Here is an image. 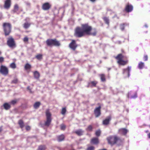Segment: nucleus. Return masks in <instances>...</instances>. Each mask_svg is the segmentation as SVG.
Listing matches in <instances>:
<instances>
[{"mask_svg": "<svg viewBox=\"0 0 150 150\" xmlns=\"http://www.w3.org/2000/svg\"><path fill=\"white\" fill-rule=\"evenodd\" d=\"M97 33L95 28H92V27L88 23L81 24V27H77L74 30V35L76 38H80L86 35L95 36Z\"/></svg>", "mask_w": 150, "mask_h": 150, "instance_id": "nucleus-1", "label": "nucleus"}, {"mask_svg": "<svg viewBox=\"0 0 150 150\" xmlns=\"http://www.w3.org/2000/svg\"><path fill=\"white\" fill-rule=\"evenodd\" d=\"M106 139L108 143L111 146L116 144L118 145H120L123 142L120 138L116 135L110 136L107 138Z\"/></svg>", "mask_w": 150, "mask_h": 150, "instance_id": "nucleus-2", "label": "nucleus"}, {"mask_svg": "<svg viewBox=\"0 0 150 150\" xmlns=\"http://www.w3.org/2000/svg\"><path fill=\"white\" fill-rule=\"evenodd\" d=\"M114 58L117 60V63L119 65L125 66L128 62L127 57L124 56L121 53L118 54Z\"/></svg>", "mask_w": 150, "mask_h": 150, "instance_id": "nucleus-3", "label": "nucleus"}, {"mask_svg": "<svg viewBox=\"0 0 150 150\" xmlns=\"http://www.w3.org/2000/svg\"><path fill=\"white\" fill-rule=\"evenodd\" d=\"M2 27L5 36L9 35L11 32L12 25L8 22H4L2 24Z\"/></svg>", "mask_w": 150, "mask_h": 150, "instance_id": "nucleus-4", "label": "nucleus"}, {"mask_svg": "<svg viewBox=\"0 0 150 150\" xmlns=\"http://www.w3.org/2000/svg\"><path fill=\"white\" fill-rule=\"evenodd\" d=\"M47 45L50 47L53 46H59L61 44L60 42L56 39H49L46 41Z\"/></svg>", "mask_w": 150, "mask_h": 150, "instance_id": "nucleus-5", "label": "nucleus"}, {"mask_svg": "<svg viewBox=\"0 0 150 150\" xmlns=\"http://www.w3.org/2000/svg\"><path fill=\"white\" fill-rule=\"evenodd\" d=\"M45 114L46 117V120L45 123L44 125L48 127L50 125L52 121V114L49 109L46 110Z\"/></svg>", "mask_w": 150, "mask_h": 150, "instance_id": "nucleus-6", "label": "nucleus"}, {"mask_svg": "<svg viewBox=\"0 0 150 150\" xmlns=\"http://www.w3.org/2000/svg\"><path fill=\"white\" fill-rule=\"evenodd\" d=\"M7 45L10 48H14L16 46L14 38L11 36L8 38L7 41Z\"/></svg>", "mask_w": 150, "mask_h": 150, "instance_id": "nucleus-7", "label": "nucleus"}, {"mask_svg": "<svg viewBox=\"0 0 150 150\" xmlns=\"http://www.w3.org/2000/svg\"><path fill=\"white\" fill-rule=\"evenodd\" d=\"M9 72L8 68L5 66L1 65L0 67V73L4 76L7 75Z\"/></svg>", "mask_w": 150, "mask_h": 150, "instance_id": "nucleus-8", "label": "nucleus"}, {"mask_svg": "<svg viewBox=\"0 0 150 150\" xmlns=\"http://www.w3.org/2000/svg\"><path fill=\"white\" fill-rule=\"evenodd\" d=\"M77 46L78 45L76 44V41L74 40H71V42L69 45V47L70 48L74 51L76 50Z\"/></svg>", "mask_w": 150, "mask_h": 150, "instance_id": "nucleus-9", "label": "nucleus"}, {"mask_svg": "<svg viewBox=\"0 0 150 150\" xmlns=\"http://www.w3.org/2000/svg\"><path fill=\"white\" fill-rule=\"evenodd\" d=\"M101 107L100 105L99 107H96L95 109L94 112L96 117H99L101 115Z\"/></svg>", "mask_w": 150, "mask_h": 150, "instance_id": "nucleus-10", "label": "nucleus"}, {"mask_svg": "<svg viewBox=\"0 0 150 150\" xmlns=\"http://www.w3.org/2000/svg\"><path fill=\"white\" fill-rule=\"evenodd\" d=\"M133 7L132 5L127 3L125 8V11L127 13L131 12L133 10Z\"/></svg>", "mask_w": 150, "mask_h": 150, "instance_id": "nucleus-11", "label": "nucleus"}, {"mask_svg": "<svg viewBox=\"0 0 150 150\" xmlns=\"http://www.w3.org/2000/svg\"><path fill=\"white\" fill-rule=\"evenodd\" d=\"M51 5L49 3L46 2L42 4V8L43 10H48L51 8Z\"/></svg>", "mask_w": 150, "mask_h": 150, "instance_id": "nucleus-12", "label": "nucleus"}, {"mask_svg": "<svg viewBox=\"0 0 150 150\" xmlns=\"http://www.w3.org/2000/svg\"><path fill=\"white\" fill-rule=\"evenodd\" d=\"M112 117L111 116H109L102 122V124L104 125H108L110 124V121L111 120Z\"/></svg>", "mask_w": 150, "mask_h": 150, "instance_id": "nucleus-13", "label": "nucleus"}, {"mask_svg": "<svg viewBox=\"0 0 150 150\" xmlns=\"http://www.w3.org/2000/svg\"><path fill=\"white\" fill-rule=\"evenodd\" d=\"M11 5V0H6L4 2V7L5 9H8L10 7Z\"/></svg>", "mask_w": 150, "mask_h": 150, "instance_id": "nucleus-14", "label": "nucleus"}, {"mask_svg": "<svg viewBox=\"0 0 150 150\" xmlns=\"http://www.w3.org/2000/svg\"><path fill=\"white\" fill-rule=\"evenodd\" d=\"M127 97L129 98V97L131 98H135L137 97V93L135 92L130 91L128 93L127 95Z\"/></svg>", "mask_w": 150, "mask_h": 150, "instance_id": "nucleus-15", "label": "nucleus"}, {"mask_svg": "<svg viewBox=\"0 0 150 150\" xmlns=\"http://www.w3.org/2000/svg\"><path fill=\"white\" fill-rule=\"evenodd\" d=\"M97 83L98 82L96 81H91L88 83L87 87H96Z\"/></svg>", "mask_w": 150, "mask_h": 150, "instance_id": "nucleus-16", "label": "nucleus"}, {"mask_svg": "<svg viewBox=\"0 0 150 150\" xmlns=\"http://www.w3.org/2000/svg\"><path fill=\"white\" fill-rule=\"evenodd\" d=\"M99 142L98 139L96 137L93 138L91 141V143L94 144H97Z\"/></svg>", "mask_w": 150, "mask_h": 150, "instance_id": "nucleus-17", "label": "nucleus"}, {"mask_svg": "<svg viewBox=\"0 0 150 150\" xmlns=\"http://www.w3.org/2000/svg\"><path fill=\"white\" fill-rule=\"evenodd\" d=\"M74 133L78 136H81L83 134L84 131L80 129L75 131Z\"/></svg>", "mask_w": 150, "mask_h": 150, "instance_id": "nucleus-18", "label": "nucleus"}, {"mask_svg": "<svg viewBox=\"0 0 150 150\" xmlns=\"http://www.w3.org/2000/svg\"><path fill=\"white\" fill-rule=\"evenodd\" d=\"M131 67H128L126 68L123 69V73H127L128 76H129V71L131 70Z\"/></svg>", "mask_w": 150, "mask_h": 150, "instance_id": "nucleus-19", "label": "nucleus"}, {"mask_svg": "<svg viewBox=\"0 0 150 150\" xmlns=\"http://www.w3.org/2000/svg\"><path fill=\"white\" fill-rule=\"evenodd\" d=\"M65 136L63 134L58 136L57 137V140L59 142H60L64 140Z\"/></svg>", "mask_w": 150, "mask_h": 150, "instance_id": "nucleus-20", "label": "nucleus"}, {"mask_svg": "<svg viewBox=\"0 0 150 150\" xmlns=\"http://www.w3.org/2000/svg\"><path fill=\"white\" fill-rule=\"evenodd\" d=\"M3 106L4 107V109L6 110H8L11 107V105L7 103H4L3 105Z\"/></svg>", "mask_w": 150, "mask_h": 150, "instance_id": "nucleus-21", "label": "nucleus"}, {"mask_svg": "<svg viewBox=\"0 0 150 150\" xmlns=\"http://www.w3.org/2000/svg\"><path fill=\"white\" fill-rule=\"evenodd\" d=\"M31 25V23H30L26 22L23 24V27L25 29H27Z\"/></svg>", "mask_w": 150, "mask_h": 150, "instance_id": "nucleus-22", "label": "nucleus"}, {"mask_svg": "<svg viewBox=\"0 0 150 150\" xmlns=\"http://www.w3.org/2000/svg\"><path fill=\"white\" fill-rule=\"evenodd\" d=\"M119 132L124 135H125L127 132V130L124 128H121L119 130Z\"/></svg>", "mask_w": 150, "mask_h": 150, "instance_id": "nucleus-23", "label": "nucleus"}, {"mask_svg": "<svg viewBox=\"0 0 150 150\" xmlns=\"http://www.w3.org/2000/svg\"><path fill=\"white\" fill-rule=\"evenodd\" d=\"M34 76L35 78L38 79L40 76V74L39 72L37 71H35L33 72Z\"/></svg>", "mask_w": 150, "mask_h": 150, "instance_id": "nucleus-24", "label": "nucleus"}, {"mask_svg": "<svg viewBox=\"0 0 150 150\" xmlns=\"http://www.w3.org/2000/svg\"><path fill=\"white\" fill-rule=\"evenodd\" d=\"M19 10V6L18 4H16L14 6L13 9V11L14 13H16Z\"/></svg>", "mask_w": 150, "mask_h": 150, "instance_id": "nucleus-25", "label": "nucleus"}, {"mask_svg": "<svg viewBox=\"0 0 150 150\" xmlns=\"http://www.w3.org/2000/svg\"><path fill=\"white\" fill-rule=\"evenodd\" d=\"M31 67V65L28 63L26 64L24 66V69L26 70H30Z\"/></svg>", "mask_w": 150, "mask_h": 150, "instance_id": "nucleus-26", "label": "nucleus"}, {"mask_svg": "<svg viewBox=\"0 0 150 150\" xmlns=\"http://www.w3.org/2000/svg\"><path fill=\"white\" fill-rule=\"evenodd\" d=\"M103 19L106 24L108 25L109 24V20L108 17L105 16L103 18Z\"/></svg>", "mask_w": 150, "mask_h": 150, "instance_id": "nucleus-27", "label": "nucleus"}, {"mask_svg": "<svg viewBox=\"0 0 150 150\" xmlns=\"http://www.w3.org/2000/svg\"><path fill=\"white\" fill-rule=\"evenodd\" d=\"M144 67V62H140L138 64V67L139 69H142Z\"/></svg>", "mask_w": 150, "mask_h": 150, "instance_id": "nucleus-28", "label": "nucleus"}, {"mask_svg": "<svg viewBox=\"0 0 150 150\" xmlns=\"http://www.w3.org/2000/svg\"><path fill=\"white\" fill-rule=\"evenodd\" d=\"M101 80L102 82H105L106 81L105 76L104 74H102L100 75Z\"/></svg>", "mask_w": 150, "mask_h": 150, "instance_id": "nucleus-29", "label": "nucleus"}, {"mask_svg": "<svg viewBox=\"0 0 150 150\" xmlns=\"http://www.w3.org/2000/svg\"><path fill=\"white\" fill-rule=\"evenodd\" d=\"M18 124L21 128H23L24 127V124L22 120H19L18 121Z\"/></svg>", "mask_w": 150, "mask_h": 150, "instance_id": "nucleus-30", "label": "nucleus"}, {"mask_svg": "<svg viewBox=\"0 0 150 150\" xmlns=\"http://www.w3.org/2000/svg\"><path fill=\"white\" fill-rule=\"evenodd\" d=\"M128 24L126 23H123L120 24V29L122 31L124 30L125 27Z\"/></svg>", "mask_w": 150, "mask_h": 150, "instance_id": "nucleus-31", "label": "nucleus"}, {"mask_svg": "<svg viewBox=\"0 0 150 150\" xmlns=\"http://www.w3.org/2000/svg\"><path fill=\"white\" fill-rule=\"evenodd\" d=\"M40 103L39 102H35L33 105V107L34 108L36 109H38L40 105Z\"/></svg>", "mask_w": 150, "mask_h": 150, "instance_id": "nucleus-32", "label": "nucleus"}, {"mask_svg": "<svg viewBox=\"0 0 150 150\" xmlns=\"http://www.w3.org/2000/svg\"><path fill=\"white\" fill-rule=\"evenodd\" d=\"M46 149V146L45 145H41L39 146L37 150H45Z\"/></svg>", "mask_w": 150, "mask_h": 150, "instance_id": "nucleus-33", "label": "nucleus"}, {"mask_svg": "<svg viewBox=\"0 0 150 150\" xmlns=\"http://www.w3.org/2000/svg\"><path fill=\"white\" fill-rule=\"evenodd\" d=\"M35 57L38 59L41 60L42 58V55L41 54H38Z\"/></svg>", "mask_w": 150, "mask_h": 150, "instance_id": "nucleus-34", "label": "nucleus"}, {"mask_svg": "<svg viewBox=\"0 0 150 150\" xmlns=\"http://www.w3.org/2000/svg\"><path fill=\"white\" fill-rule=\"evenodd\" d=\"M10 67L13 69H15L16 67V65L14 62L11 63L10 65Z\"/></svg>", "mask_w": 150, "mask_h": 150, "instance_id": "nucleus-35", "label": "nucleus"}, {"mask_svg": "<svg viewBox=\"0 0 150 150\" xmlns=\"http://www.w3.org/2000/svg\"><path fill=\"white\" fill-rule=\"evenodd\" d=\"M18 100L16 99L11 100V101L10 103L11 104H12L13 105H14L16 104V103H17V102H18Z\"/></svg>", "mask_w": 150, "mask_h": 150, "instance_id": "nucleus-36", "label": "nucleus"}, {"mask_svg": "<svg viewBox=\"0 0 150 150\" xmlns=\"http://www.w3.org/2000/svg\"><path fill=\"white\" fill-rule=\"evenodd\" d=\"M93 129V127L91 125H89L88 126L87 128L86 129L87 131H92Z\"/></svg>", "mask_w": 150, "mask_h": 150, "instance_id": "nucleus-37", "label": "nucleus"}, {"mask_svg": "<svg viewBox=\"0 0 150 150\" xmlns=\"http://www.w3.org/2000/svg\"><path fill=\"white\" fill-rule=\"evenodd\" d=\"M66 108H63L62 109L61 113L63 115L65 114L66 112Z\"/></svg>", "mask_w": 150, "mask_h": 150, "instance_id": "nucleus-38", "label": "nucleus"}, {"mask_svg": "<svg viewBox=\"0 0 150 150\" xmlns=\"http://www.w3.org/2000/svg\"><path fill=\"white\" fill-rule=\"evenodd\" d=\"M101 134V131L100 130H97L96 132V135L98 137Z\"/></svg>", "mask_w": 150, "mask_h": 150, "instance_id": "nucleus-39", "label": "nucleus"}, {"mask_svg": "<svg viewBox=\"0 0 150 150\" xmlns=\"http://www.w3.org/2000/svg\"><path fill=\"white\" fill-rule=\"evenodd\" d=\"M23 40L25 42H28V38L27 36H25L23 38Z\"/></svg>", "mask_w": 150, "mask_h": 150, "instance_id": "nucleus-40", "label": "nucleus"}, {"mask_svg": "<svg viewBox=\"0 0 150 150\" xmlns=\"http://www.w3.org/2000/svg\"><path fill=\"white\" fill-rule=\"evenodd\" d=\"M94 147L93 146H89L87 148L86 150H94Z\"/></svg>", "mask_w": 150, "mask_h": 150, "instance_id": "nucleus-41", "label": "nucleus"}, {"mask_svg": "<svg viewBox=\"0 0 150 150\" xmlns=\"http://www.w3.org/2000/svg\"><path fill=\"white\" fill-rule=\"evenodd\" d=\"M66 126L64 124H62L61 125V129L62 130H64L66 128Z\"/></svg>", "mask_w": 150, "mask_h": 150, "instance_id": "nucleus-42", "label": "nucleus"}, {"mask_svg": "<svg viewBox=\"0 0 150 150\" xmlns=\"http://www.w3.org/2000/svg\"><path fill=\"white\" fill-rule=\"evenodd\" d=\"M18 82V79L16 78H15L12 81L11 83H16Z\"/></svg>", "mask_w": 150, "mask_h": 150, "instance_id": "nucleus-43", "label": "nucleus"}, {"mask_svg": "<svg viewBox=\"0 0 150 150\" xmlns=\"http://www.w3.org/2000/svg\"><path fill=\"white\" fill-rule=\"evenodd\" d=\"M144 61H147L148 59V56L147 55H144L143 57Z\"/></svg>", "mask_w": 150, "mask_h": 150, "instance_id": "nucleus-44", "label": "nucleus"}, {"mask_svg": "<svg viewBox=\"0 0 150 150\" xmlns=\"http://www.w3.org/2000/svg\"><path fill=\"white\" fill-rule=\"evenodd\" d=\"M4 61V58L3 57H0V63H2Z\"/></svg>", "mask_w": 150, "mask_h": 150, "instance_id": "nucleus-45", "label": "nucleus"}, {"mask_svg": "<svg viewBox=\"0 0 150 150\" xmlns=\"http://www.w3.org/2000/svg\"><path fill=\"white\" fill-rule=\"evenodd\" d=\"M25 129L27 131L29 130L30 129V127L29 126H27L25 127Z\"/></svg>", "mask_w": 150, "mask_h": 150, "instance_id": "nucleus-46", "label": "nucleus"}, {"mask_svg": "<svg viewBox=\"0 0 150 150\" xmlns=\"http://www.w3.org/2000/svg\"><path fill=\"white\" fill-rule=\"evenodd\" d=\"M27 89L28 90H29L30 92L31 93H32L31 90V89L30 88V87L29 86H28L27 87Z\"/></svg>", "mask_w": 150, "mask_h": 150, "instance_id": "nucleus-47", "label": "nucleus"}, {"mask_svg": "<svg viewBox=\"0 0 150 150\" xmlns=\"http://www.w3.org/2000/svg\"><path fill=\"white\" fill-rule=\"evenodd\" d=\"M3 18V15L1 13H0V20H1Z\"/></svg>", "mask_w": 150, "mask_h": 150, "instance_id": "nucleus-48", "label": "nucleus"}, {"mask_svg": "<svg viewBox=\"0 0 150 150\" xmlns=\"http://www.w3.org/2000/svg\"><path fill=\"white\" fill-rule=\"evenodd\" d=\"M2 127H0V133L2 131Z\"/></svg>", "mask_w": 150, "mask_h": 150, "instance_id": "nucleus-49", "label": "nucleus"}, {"mask_svg": "<svg viewBox=\"0 0 150 150\" xmlns=\"http://www.w3.org/2000/svg\"><path fill=\"white\" fill-rule=\"evenodd\" d=\"M90 1L92 2H94L96 1V0H89Z\"/></svg>", "mask_w": 150, "mask_h": 150, "instance_id": "nucleus-50", "label": "nucleus"}, {"mask_svg": "<svg viewBox=\"0 0 150 150\" xmlns=\"http://www.w3.org/2000/svg\"><path fill=\"white\" fill-rule=\"evenodd\" d=\"M107 11H108L112 12L113 13H114V12H112V11L111 9H107Z\"/></svg>", "mask_w": 150, "mask_h": 150, "instance_id": "nucleus-51", "label": "nucleus"}, {"mask_svg": "<svg viewBox=\"0 0 150 150\" xmlns=\"http://www.w3.org/2000/svg\"><path fill=\"white\" fill-rule=\"evenodd\" d=\"M148 137L149 139H150V133L148 134Z\"/></svg>", "mask_w": 150, "mask_h": 150, "instance_id": "nucleus-52", "label": "nucleus"}, {"mask_svg": "<svg viewBox=\"0 0 150 150\" xmlns=\"http://www.w3.org/2000/svg\"><path fill=\"white\" fill-rule=\"evenodd\" d=\"M121 52L123 54H125V52L123 50H121Z\"/></svg>", "mask_w": 150, "mask_h": 150, "instance_id": "nucleus-53", "label": "nucleus"}, {"mask_svg": "<svg viewBox=\"0 0 150 150\" xmlns=\"http://www.w3.org/2000/svg\"><path fill=\"white\" fill-rule=\"evenodd\" d=\"M111 69V68H108V71L110 70Z\"/></svg>", "mask_w": 150, "mask_h": 150, "instance_id": "nucleus-54", "label": "nucleus"}, {"mask_svg": "<svg viewBox=\"0 0 150 150\" xmlns=\"http://www.w3.org/2000/svg\"><path fill=\"white\" fill-rule=\"evenodd\" d=\"M145 132L146 133H147L149 132V131L148 130H146L145 131Z\"/></svg>", "mask_w": 150, "mask_h": 150, "instance_id": "nucleus-55", "label": "nucleus"}, {"mask_svg": "<svg viewBox=\"0 0 150 150\" xmlns=\"http://www.w3.org/2000/svg\"><path fill=\"white\" fill-rule=\"evenodd\" d=\"M2 52H1L0 51V55H1V54Z\"/></svg>", "mask_w": 150, "mask_h": 150, "instance_id": "nucleus-56", "label": "nucleus"}, {"mask_svg": "<svg viewBox=\"0 0 150 150\" xmlns=\"http://www.w3.org/2000/svg\"><path fill=\"white\" fill-rule=\"evenodd\" d=\"M145 26L146 27H148V26H147V25H145Z\"/></svg>", "mask_w": 150, "mask_h": 150, "instance_id": "nucleus-57", "label": "nucleus"}, {"mask_svg": "<svg viewBox=\"0 0 150 150\" xmlns=\"http://www.w3.org/2000/svg\"><path fill=\"white\" fill-rule=\"evenodd\" d=\"M149 127L150 128V125H149Z\"/></svg>", "mask_w": 150, "mask_h": 150, "instance_id": "nucleus-58", "label": "nucleus"}, {"mask_svg": "<svg viewBox=\"0 0 150 150\" xmlns=\"http://www.w3.org/2000/svg\"><path fill=\"white\" fill-rule=\"evenodd\" d=\"M74 150V149H73V150Z\"/></svg>", "mask_w": 150, "mask_h": 150, "instance_id": "nucleus-59", "label": "nucleus"}]
</instances>
